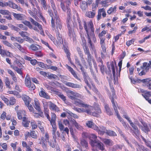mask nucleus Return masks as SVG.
I'll use <instances>...</instances> for the list:
<instances>
[{"label":"nucleus","instance_id":"nucleus-12","mask_svg":"<svg viewBox=\"0 0 151 151\" xmlns=\"http://www.w3.org/2000/svg\"><path fill=\"white\" fill-rule=\"evenodd\" d=\"M19 105L16 106L15 107V110L17 114V118L19 120L22 119L24 117H27V115L25 111L19 110Z\"/></svg>","mask_w":151,"mask_h":151},{"label":"nucleus","instance_id":"nucleus-30","mask_svg":"<svg viewBox=\"0 0 151 151\" xmlns=\"http://www.w3.org/2000/svg\"><path fill=\"white\" fill-rule=\"evenodd\" d=\"M95 130L98 132L99 134L101 135H103L104 133H106V132L107 130L105 127L102 126L99 127H98L97 129Z\"/></svg>","mask_w":151,"mask_h":151},{"label":"nucleus","instance_id":"nucleus-20","mask_svg":"<svg viewBox=\"0 0 151 151\" xmlns=\"http://www.w3.org/2000/svg\"><path fill=\"white\" fill-rule=\"evenodd\" d=\"M52 134L53 137V141L56 142V139L60 136V134L58 131L56 132L57 127L56 126L52 127Z\"/></svg>","mask_w":151,"mask_h":151},{"label":"nucleus","instance_id":"nucleus-36","mask_svg":"<svg viewBox=\"0 0 151 151\" xmlns=\"http://www.w3.org/2000/svg\"><path fill=\"white\" fill-rule=\"evenodd\" d=\"M22 98L24 101L25 105H28L29 104L31 99L29 96L25 94H23L22 96Z\"/></svg>","mask_w":151,"mask_h":151},{"label":"nucleus","instance_id":"nucleus-49","mask_svg":"<svg viewBox=\"0 0 151 151\" xmlns=\"http://www.w3.org/2000/svg\"><path fill=\"white\" fill-rule=\"evenodd\" d=\"M39 113H34V116L36 118H37L41 117L42 118L44 117V116L43 114V112L41 111V110H40V111H38Z\"/></svg>","mask_w":151,"mask_h":151},{"label":"nucleus","instance_id":"nucleus-24","mask_svg":"<svg viewBox=\"0 0 151 151\" xmlns=\"http://www.w3.org/2000/svg\"><path fill=\"white\" fill-rule=\"evenodd\" d=\"M48 105L50 110L58 112L60 111L59 108L51 101L48 102Z\"/></svg>","mask_w":151,"mask_h":151},{"label":"nucleus","instance_id":"nucleus-11","mask_svg":"<svg viewBox=\"0 0 151 151\" xmlns=\"http://www.w3.org/2000/svg\"><path fill=\"white\" fill-rule=\"evenodd\" d=\"M25 84L30 90H34L36 88V87L34 84L31 83L30 76L28 74L27 75L25 78Z\"/></svg>","mask_w":151,"mask_h":151},{"label":"nucleus","instance_id":"nucleus-23","mask_svg":"<svg viewBox=\"0 0 151 151\" xmlns=\"http://www.w3.org/2000/svg\"><path fill=\"white\" fill-rule=\"evenodd\" d=\"M40 91L39 92V96L48 99H50V96L48 93H46L42 88H40Z\"/></svg>","mask_w":151,"mask_h":151},{"label":"nucleus","instance_id":"nucleus-8","mask_svg":"<svg viewBox=\"0 0 151 151\" xmlns=\"http://www.w3.org/2000/svg\"><path fill=\"white\" fill-rule=\"evenodd\" d=\"M72 22L71 14H68L66 20V22L68 29V34L69 37L70 38H71L72 37H73L74 35H75L74 29L72 28L71 26Z\"/></svg>","mask_w":151,"mask_h":151},{"label":"nucleus","instance_id":"nucleus-51","mask_svg":"<svg viewBox=\"0 0 151 151\" xmlns=\"http://www.w3.org/2000/svg\"><path fill=\"white\" fill-rule=\"evenodd\" d=\"M4 82L5 83L6 86L9 89H11V87L10 85V82L9 79L8 77H5Z\"/></svg>","mask_w":151,"mask_h":151},{"label":"nucleus","instance_id":"nucleus-25","mask_svg":"<svg viewBox=\"0 0 151 151\" xmlns=\"http://www.w3.org/2000/svg\"><path fill=\"white\" fill-rule=\"evenodd\" d=\"M100 39V44L102 48L103 52L101 53V54H102L105 53L106 52V46L105 42V38L103 37H99Z\"/></svg>","mask_w":151,"mask_h":151},{"label":"nucleus","instance_id":"nucleus-1","mask_svg":"<svg viewBox=\"0 0 151 151\" xmlns=\"http://www.w3.org/2000/svg\"><path fill=\"white\" fill-rule=\"evenodd\" d=\"M83 27L85 30L87 36L88 43L89 44V47L93 49L94 48L93 43L96 42V38L94 33V28L92 20H90L86 23V21H83Z\"/></svg>","mask_w":151,"mask_h":151},{"label":"nucleus","instance_id":"nucleus-61","mask_svg":"<svg viewBox=\"0 0 151 151\" xmlns=\"http://www.w3.org/2000/svg\"><path fill=\"white\" fill-rule=\"evenodd\" d=\"M30 124L32 129H35L37 127V123L34 120L32 121L31 122Z\"/></svg>","mask_w":151,"mask_h":151},{"label":"nucleus","instance_id":"nucleus-48","mask_svg":"<svg viewBox=\"0 0 151 151\" xmlns=\"http://www.w3.org/2000/svg\"><path fill=\"white\" fill-rule=\"evenodd\" d=\"M99 66L100 67V71L103 75H104L105 72L107 73L106 68L105 66L103 64L99 65Z\"/></svg>","mask_w":151,"mask_h":151},{"label":"nucleus","instance_id":"nucleus-3","mask_svg":"<svg viewBox=\"0 0 151 151\" xmlns=\"http://www.w3.org/2000/svg\"><path fill=\"white\" fill-rule=\"evenodd\" d=\"M51 27L53 31L61 30L62 29V23L58 15L55 14V16L51 19Z\"/></svg>","mask_w":151,"mask_h":151},{"label":"nucleus","instance_id":"nucleus-50","mask_svg":"<svg viewBox=\"0 0 151 151\" xmlns=\"http://www.w3.org/2000/svg\"><path fill=\"white\" fill-rule=\"evenodd\" d=\"M100 1L99 4H101L104 7H108L110 4H109L108 0H103Z\"/></svg>","mask_w":151,"mask_h":151},{"label":"nucleus","instance_id":"nucleus-26","mask_svg":"<svg viewBox=\"0 0 151 151\" xmlns=\"http://www.w3.org/2000/svg\"><path fill=\"white\" fill-rule=\"evenodd\" d=\"M59 30H58L54 31L56 34L57 39L58 40L57 44H63V40L62 37V35L59 32Z\"/></svg>","mask_w":151,"mask_h":151},{"label":"nucleus","instance_id":"nucleus-9","mask_svg":"<svg viewBox=\"0 0 151 151\" xmlns=\"http://www.w3.org/2000/svg\"><path fill=\"white\" fill-rule=\"evenodd\" d=\"M22 63L20 61L15 60L14 65H11V67L13 70L21 75H22V70L24 68Z\"/></svg>","mask_w":151,"mask_h":151},{"label":"nucleus","instance_id":"nucleus-57","mask_svg":"<svg viewBox=\"0 0 151 151\" xmlns=\"http://www.w3.org/2000/svg\"><path fill=\"white\" fill-rule=\"evenodd\" d=\"M129 123L130 125L135 130V131L138 134L139 132V131L137 126L134 124L132 121H130Z\"/></svg>","mask_w":151,"mask_h":151},{"label":"nucleus","instance_id":"nucleus-32","mask_svg":"<svg viewBox=\"0 0 151 151\" xmlns=\"http://www.w3.org/2000/svg\"><path fill=\"white\" fill-rule=\"evenodd\" d=\"M76 50L78 52V54L81 59V61L84 63H86V61L85 60L83 56V54L82 51H81V48L79 47H76Z\"/></svg>","mask_w":151,"mask_h":151},{"label":"nucleus","instance_id":"nucleus-33","mask_svg":"<svg viewBox=\"0 0 151 151\" xmlns=\"http://www.w3.org/2000/svg\"><path fill=\"white\" fill-rule=\"evenodd\" d=\"M86 125L89 128H92L94 130H97L98 129V126L91 121H88Z\"/></svg>","mask_w":151,"mask_h":151},{"label":"nucleus","instance_id":"nucleus-40","mask_svg":"<svg viewBox=\"0 0 151 151\" xmlns=\"http://www.w3.org/2000/svg\"><path fill=\"white\" fill-rule=\"evenodd\" d=\"M48 104V103L47 102H45L43 103L44 114L46 115L48 117H49V110L47 108Z\"/></svg>","mask_w":151,"mask_h":151},{"label":"nucleus","instance_id":"nucleus-5","mask_svg":"<svg viewBox=\"0 0 151 151\" xmlns=\"http://www.w3.org/2000/svg\"><path fill=\"white\" fill-rule=\"evenodd\" d=\"M88 109V114L94 116L98 117L101 113L100 105L98 104L95 103L93 107L90 105Z\"/></svg>","mask_w":151,"mask_h":151},{"label":"nucleus","instance_id":"nucleus-15","mask_svg":"<svg viewBox=\"0 0 151 151\" xmlns=\"http://www.w3.org/2000/svg\"><path fill=\"white\" fill-rule=\"evenodd\" d=\"M146 63H143L142 66L137 68V71L139 76H142L145 75L147 72L149 70L146 69L145 66H146Z\"/></svg>","mask_w":151,"mask_h":151},{"label":"nucleus","instance_id":"nucleus-17","mask_svg":"<svg viewBox=\"0 0 151 151\" xmlns=\"http://www.w3.org/2000/svg\"><path fill=\"white\" fill-rule=\"evenodd\" d=\"M83 75L84 81L88 87L91 89V84L92 85L93 83L92 80L86 73L84 72L83 73Z\"/></svg>","mask_w":151,"mask_h":151},{"label":"nucleus","instance_id":"nucleus-60","mask_svg":"<svg viewBox=\"0 0 151 151\" xmlns=\"http://www.w3.org/2000/svg\"><path fill=\"white\" fill-rule=\"evenodd\" d=\"M64 124L65 126H67L69 127L72 126V123L70 122V120L69 121L67 119H65L63 120Z\"/></svg>","mask_w":151,"mask_h":151},{"label":"nucleus","instance_id":"nucleus-18","mask_svg":"<svg viewBox=\"0 0 151 151\" xmlns=\"http://www.w3.org/2000/svg\"><path fill=\"white\" fill-rule=\"evenodd\" d=\"M47 119L50 122L51 124L52 127L56 126L55 121L56 119L57 116L54 113H51V118L50 119V117L49 115V117H48L46 115H45Z\"/></svg>","mask_w":151,"mask_h":151},{"label":"nucleus","instance_id":"nucleus-4","mask_svg":"<svg viewBox=\"0 0 151 151\" xmlns=\"http://www.w3.org/2000/svg\"><path fill=\"white\" fill-rule=\"evenodd\" d=\"M75 104H74L77 106L81 108H77L76 110L78 112H85L88 114V109L90 106V105L87 104L81 100H77Z\"/></svg>","mask_w":151,"mask_h":151},{"label":"nucleus","instance_id":"nucleus-45","mask_svg":"<svg viewBox=\"0 0 151 151\" xmlns=\"http://www.w3.org/2000/svg\"><path fill=\"white\" fill-rule=\"evenodd\" d=\"M14 45L21 52L25 53L26 52V48L22 47V46L19 43L16 42L14 43Z\"/></svg>","mask_w":151,"mask_h":151},{"label":"nucleus","instance_id":"nucleus-53","mask_svg":"<svg viewBox=\"0 0 151 151\" xmlns=\"http://www.w3.org/2000/svg\"><path fill=\"white\" fill-rule=\"evenodd\" d=\"M70 122L72 123V125H74L77 129L81 128V126L78 124L75 120L74 119H71Z\"/></svg>","mask_w":151,"mask_h":151},{"label":"nucleus","instance_id":"nucleus-47","mask_svg":"<svg viewBox=\"0 0 151 151\" xmlns=\"http://www.w3.org/2000/svg\"><path fill=\"white\" fill-rule=\"evenodd\" d=\"M58 89H57L54 93L56 95H58L59 97L65 102L66 100V98L62 93L59 92Z\"/></svg>","mask_w":151,"mask_h":151},{"label":"nucleus","instance_id":"nucleus-27","mask_svg":"<svg viewBox=\"0 0 151 151\" xmlns=\"http://www.w3.org/2000/svg\"><path fill=\"white\" fill-rule=\"evenodd\" d=\"M64 84L66 86L73 88H81V86L79 85L71 82L65 81Z\"/></svg>","mask_w":151,"mask_h":151},{"label":"nucleus","instance_id":"nucleus-41","mask_svg":"<svg viewBox=\"0 0 151 151\" xmlns=\"http://www.w3.org/2000/svg\"><path fill=\"white\" fill-rule=\"evenodd\" d=\"M34 107L35 109L37 111H40L41 110L40 109V105L39 102V100L37 99H34Z\"/></svg>","mask_w":151,"mask_h":151},{"label":"nucleus","instance_id":"nucleus-63","mask_svg":"<svg viewBox=\"0 0 151 151\" xmlns=\"http://www.w3.org/2000/svg\"><path fill=\"white\" fill-rule=\"evenodd\" d=\"M97 136L96 135L94 134H92L89 136V138L91 142V140H98L97 139Z\"/></svg>","mask_w":151,"mask_h":151},{"label":"nucleus","instance_id":"nucleus-34","mask_svg":"<svg viewBox=\"0 0 151 151\" xmlns=\"http://www.w3.org/2000/svg\"><path fill=\"white\" fill-rule=\"evenodd\" d=\"M142 124L143 125L140 126V128L142 131L145 133H147L150 131V130L146 123H142Z\"/></svg>","mask_w":151,"mask_h":151},{"label":"nucleus","instance_id":"nucleus-10","mask_svg":"<svg viewBox=\"0 0 151 151\" xmlns=\"http://www.w3.org/2000/svg\"><path fill=\"white\" fill-rule=\"evenodd\" d=\"M90 143L91 146L94 147L102 151H106L104 144L99 140H91Z\"/></svg>","mask_w":151,"mask_h":151},{"label":"nucleus","instance_id":"nucleus-22","mask_svg":"<svg viewBox=\"0 0 151 151\" xmlns=\"http://www.w3.org/2000/svg\"><path fill=\"white\" fill-rule=\"evenodd\" d=\"M101 15L104 18L106 16V13L104 8L100 9L98 10V14L97 16L98 20H99L101 19Z\"/></svg>","mask_w":151,"mask_h":151},{"label":"nucleus","instance_id":"nucleus-44","mask_svg":"<svg viewBox=\"0 0 151 151\" xmlns=\"http://www.w3.org/2000/svg\"><path fill=\"white\" fill-rule=\"evenodd\" d=\"M117 6L115 5L113 7H110L107 11V13L109 14L115 13L116 11Z\"/></svg>","mask_w":151,"mask_h":151},{"label":"nucleus","instance_id":"nucleus-28","mask_svg":"<svg viewBox=\"0 0 151 151\" xmlns=\"http://www.w3.org/2000/svg\"><path fill=\"white\" fill-rule=\"evenodd\" d=\"M13 15L14 18L18 20H23L25 19V16L21 14L13 13Z\"/></svg>","mask_w":151,"mask_h":151},{"label":"nucleus","instance_id":"nucleus-7","mask_svg":"<svg viewBox=\"0 0 151 151\" xmlns=\"http://www.w3.org/2000/svg\"><path fill=\"white\" fill-rule=\"evenodd\" d=\"M101 0H96L95 3H93L91 5L92 11H89L86 13V17L90 18H93L96 13L97 8L98 7L99 3Z\"/></svg>","mask_w":151,"mask_h":151},{"label":"nucleus","instance_id":"nucleus-54","mask_svg":"<svg viewBox=\"0 0 151 151\" xmlns=\"http://www.w3.org/2000/svg\"><path fill=\"white\" fill-rule=\"evenodd\" d=\"M44 86L47 90H50L52 92H53L54 93L57 89L48 84H46L44 85Z\"/></svg>","mask_w":151,"mask_h":151},{"label":"nucleus","instance_id":"nucleus-58","mask_svg":"<svg viewBox=\"0 0 151 151\" xmlns=\"http://www.w3.org/2000/svg\"><path fill=\"white\" fill-rule=\"evenodd\" d=\"M41 42L42 43L45 45L50 50L52 51H54L53 49L49 45L48 43L42 39L41 40Z\"/></svg>","mask_w":151,"mask_h":151},{"label":"nucleus","instance_id":"nucleus-14","mask_svg":"<svg viewBox=\"0 0 151 151\" xmlns=\"http://www.w3.org/2000/svg\"><path fill=\"white\" fill-rule=\"evenodd\" d=\"M68 97L71 100H74V104L77 101V100H80L77 98L81 97V95L77 92L70 91L68 92Z\"/></svg>","mask_w":151,"mask_h":151},{"label":"nucleus","instance_id":"nucleus-13","mask_svg":"<svg viewBox=\"0 0 151 151\" xmlns=\"http://www.w3.org/2000/svg\"><path fill=\"white\" fill-rule=\"evenodd\" d=\"M71 4H67V1H63L60 4L61 7L64 12H66L67 15L71 14V10L69 7V6Z\"/></svg>","mask_w":151,"mask_h":151},{"label":"nucleus","instance_id":"nucleus-31","mask_svg":"<svg viewBox=\"0 0 151 151\" xmlns=\"http://www.w3.org/2000/svg\"><path fill=\"white\" fill-rule=\"evenodd\" d=\"M22 23L27 26L30 29H33L34 30L37 32H39V30L38 29V28L36 27H35L33 28V26L31 24V23L29 21H27L26 20H25L24 21H23Z\"/></svg>","mask_w":151,"mask_h":151},{"label":"nucleus","instance_id":"nucleus-64","mask_svg":"<svg viewBox=\"0 0 151 151\" xmlns=\"http://www.w3.org/2000/svg\"><path fill=\"white\" fill-rule=\"evenodd\" d=\"M137 151H148L147 149L144 147L140 146L138 145V147L137 149Z\"/></svg>","mask_w":151,"mask_h":151},{"label":"nucleus","instance_id":"nucleus-39","mask_svg":"<svg viewBox=\"0 0 151 151\" xmlns=\"http://www.w3.org/2000/svg\"><path fill=\"white\" fill-rule=\"evenodd\" d=\"M66 67L76 78L77 79H79L77 74L72 68L67 65H66Z\"/></svg>","mask_w":151,"mask_h":151},{"label":"nucleus","instance_id":"nucleus-35","mask_svg":"<svg viewBox=\"0 0 151 151\" xmlns=\"http://www.w3.org/2000/svg\"><path fill=\"white\" fill-rule=\"evenodd\" d=\"M22 120V125L25 127H28L30 122V121L28 120V118L27 116L24 117Z\"/></svg>","mask_w":151,"mask_h":151},{"label":"nucleus","instance_id":"nucleus-62","mask_svg":"<svg viewBox=\"0 0 151 151\" xmlns=\"http://www.w3.org/2000/svg\"><path fill=\"white\" fill-rule=\"evenodd\" d=\"M123 146V145H122L117 144L114 146L113 149L115 150H121L122 149Z\"/></svg>","mask_w":151,"mask_h":151},{"label":"nucleus","instance_id":"nucleus-16","mask_svg":"<svg viewBox=\"0 0 151 151\" xmlns=\"http://www.w3.org/2000/svg\"><path fill=\"white\" fill-rule=\"evenodd\" d=\"M29 19L33 24L37 27L38 28V29L40 31V34L42 35H44V32L43 30L42 25L37 22L35 21L31 17H29Z\"/></svg>","mask_w":151,"mask_h":151},{"label":"nucleus","instance_id":"nucleus-55","mask_svg":"<svg viewBox=\"0 0 151 151\" xmlns=\"http://www.w3.org/2000/svg\"><path fill=\"white\" fill-rule=\"evenodd\" d=\"M16 102V99L14 97H11L9 98V105H13L15 104Z\"/></svg>","mask_w":151,"mask_h":151},{"label":"nucleus","instance_id":"nucleus-21","mask_svg":"<svg viewBox=\"0 0 151 151\" xmlns=\"http://www.w3.org/2000/svg\"><path fill=\"white\" fill-rule=\"evenodd\" d=\"M141 82L142 83H144L143 85L146 87L148 89L151 90V78H149L141 80Z\"/></svg>","mask_w":151,"mask_h":151},{"label":"nucleus","instance_id":"nucleus-42","mask_svg":"<svg viewBox=\"0 0 151 151\" xmlns=\"http://www.w3.org/2000/svg\"><path fill=\"white\" fill-rule=\"evenodd\" d=\"M40 46L38 45L35 44H31L29 47V49L33 51H37L38 50Z\"/></svg>","mask_w":151,"mask_h":151},{"label":"nucleus","instance_id":"nucleus-43","mask_svg":"<svg viewBox=\"0 0 151 151\" xmlns=\"http://www.w3.org/2000/svg\"><path fill=\"white\" fill-rule=\"evenodd\" d=\"M80 143L82 147H85L86 149H88V143L87 141L85 139L81 138L80 139Z\"/></svg>","mask_w":151,"mask_h":151},{"label":"nucleus","instance_id":"nucleus-59","mask_svg":"<svg viewBox=\"0 0 151 151\" xmlns=\"http://www.w3.org/2000/svg\"><path fill=\"white\" fill-rule=\"evenodd\" d=\"M141 138L145 143L146 145L151 149V142L147 141L143 137H142Z\"/></svg>","mask_w":151,"mask_h":151},{"label":"nucleus","instance_id":"nucleus-46","mask_svg":"<svg viewBox=\"0 0 151 151\" xmlns=\"http://www.w3.org/2000/svg\"><path fill=\"white\" fill-rule=\"evenodd\" d=\"M88 4L85 1H82L80 3V8L83 11H85L88 8Z\"/></svg>","mask_w":151,"mask_h":151},{"label":"nucleus","instance_id":"nucleus-38","mask_svg":"<svg viewBox=\"0 0 151 151\" xmlns=\"http://www.w3.org/2000/svg\"><path fill=\"white\" fill-rule=\"evenodd\" d=\"M102 141L106 145L109 146H112L114 145L113 141L111 139L105 138L102 139Z\"/></svg>","mask_w":151,"mask_h":151},{"label":"nucleus","instance_id":"nucleus-37","mask_svg":"<svg viewBox=\"0 0 151 151\" xmlns=\"http://www.w3.org/2000/svg\"><path fill=\"white\" fill-rule=\"evenodd\" d=\"M105 111L107 114L110 116L113 115V113L108 105L105 104L104 106Z\"/></svg>","mask_w":151,"mask_h":151},{"label":"nucleus","instance_id":"nucleus-19","mask_svg":"<svg viewBox=\"0 0 151 151\" xmlns=\"http://www.w3.org/2000/svg\"><path fill=\"white\" fill-rule=\"evenodd\" d=\"M139 92L141 93L142 96L145 99H148V98L151 97V91L140 88L139 89Z\"/></svg>","mask_w":151,"mask_h":151},{"label":"nucleus","instance_id":"nucleus-52","mask_svg":"<svg viewBox=\"0 0 151 151\" xmlns=\"http://www.w3.org/2000/svg\"><path fill=\"white\" fill-rule=\"evenodd\" d=\"M106 132V134L110 136L114 137L117 136V134L116 133L112 130H107Z\"/></svg>","mask_w":151,"mask_h":151},{"label":"nucleus","instance_id":"nucleus-29","mask_svg":"<svg viewBox=\"0 0 151 151\" xmlns=\"http://www.w3.org/2000/svg\"><path fill=\"white\" fill-rule=\"evenodd\" d=\"M8 6L14 9H17L18 11H20L21 9V8L18 6L17 4L14 3L13 1H9L8 2Z\"/></svg>","mask_w":151,"mask_h":151},{"label":"nucleus","instance_id":"nucleus-56","mask_svg":"<svg viewBox=\"0 0 151 151\" xmlns=\"http://www.w3.org/2000/svg\"><path fill=\"white\" fill-rule=\"evenodd\" d=\"M15 60L20 61L23 64L24 63V59L21 57L20 55H15Z\"/></svg>","mask_w":151,"mask_h":151},{"label":"nucleus","instance_id":"nucleus-6","mask_svg":"<svg viewBox=\"0 0 151 151\" xmlns=\"http://www.w3.org/2000/svg\"><path fill=\"white\" fill-rule=\"evenodd\" d=\"M110 88L112 90V95H111L109 96V99L111 101V102L112 104V106L114 109V110L116 113L119 119H121L119 115V111L117 109V104L116 101H114L115 99H116L117 96L116 95L115 91L113 86H110Z\"/></svg>","mask_w":151,"mask_h":151},{"label":"nucleus","instance_id":"nucleus-2","mask_svg":"<svg viewBox=\"0 0 151 151\" xmlns=\"http://www.w3.org/2000/svg\"><path fill=\"white\" fill-rule=\"evenodd\" d=\"M82 46L83 47L84 52L85 54L87 55V62L89 66L91 67L92 65L91 62L94 63V62H95V60L93 57L90 53L89 48L87 45L86 40L84 37L82 39Z\"/></svg>","mask_w":151,"mask_h":151}]
</instances>
